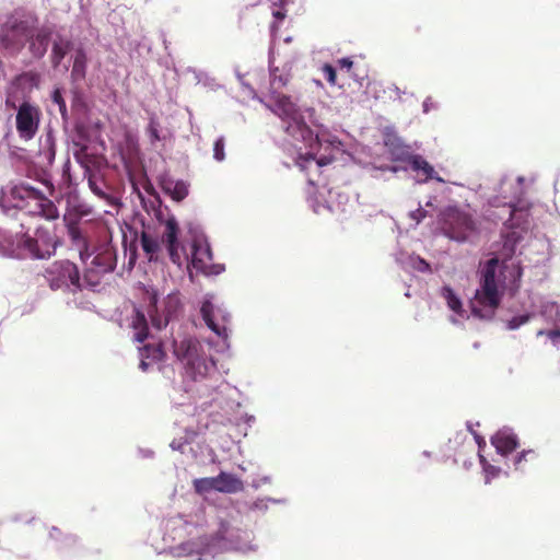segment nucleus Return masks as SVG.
Segmentation results:
<instances>
[{"label":"nucleus","mask_w":560,"mask_h":560,"mask_svg":"<svg viewBox=\"0 0 560 560\" xmlns=\"http://www.w3.org/2000/svg\"><path fill=\"white\" fill-rule=\"evenodd\" d=\"M290 72L287 69L273 68L270 71V88L272 103L266 106L276 114L283 122L287 135L291 138L290 144L295 150V164L302 171L318 173L320 167L330 163L329 159L315 160L317 149L323 142H328L332 148L339 149L341 142L336 138L325 139L324 136H314L306 124L314 110L312 108H300L287 95L276 94V91L284 88L290 81Z\"/></svg>","instance_id":"nucleus-1"},{"label":"nucleus","mask_w":560,"mask_h":560,"mask_svg":"<svg viewBox=\"0 0 560 560\" xmlns=\"http://www.w3.org/2000/svg\"><path fill=\"white\" fill-rule=\"evenodd\" d=\"M521 276L520 261L503 254L481 264L478 288L470 301L471 313L479 318L492 317L504 293L518 289Z\"/></svg>","instance_id":"nucleus-2"},{"label":"nucleus","mask_w":560,"mask_h":560,"mask_svg":"<svg viewBox=\"0 0 560 560\" xmlns=\"http://www.w3.org/2000/svg\"><path fill=\"white\" fill-rule=\"evenodd\" d=\"M209 350V343L196 339H185L174 346V354L184 365L186 375L194 381L205 380L215 372V362Z\"/></svg>","instance_id":"nucleus-3"},{"label":"nucleus","mask_w":560,"mask_h":560,"mask_svg":"<svg viewBox=\"0 0 560 560\" xmlns=\"http://www.w3.org/2000/svg\"><path fill=\"white\" fill-rule=\"evenodd\" d=\"M3 201L20 209L30 207L33 203L37 212L47 220H55L59 217L58 209L54 202L28 185L14 186L9 195L4 197Z\"/></svg>","instance_id":"nucleus-4"},{"label":"nucleus","mask_w":560,"mask_h":560,"mask_svg":"<svg viewBox=\"0 0 560 560\" xmlns=\"http://www.w3.org/2000/svg\"><path fill=\"white\" fill-rule=\"evenodd\" d=\"M13 89L14 88H11L8 93L5 105L16 110L15 127L19 137L24 141H30L38 131L40 109L36 105L26 101L18 105L13 95Z\"/></svg>","instance_id":"nucleus-5"},{"label":"nucleus","mask_w":560,"mask_h":560,"mask_svg":"<svg viewBox=\"0 0 560 560\" xmlns=\"http://www.w3.org/2000/svg\"><path fill=\"white\" fill-rule=\"evenodd\" d=\"M444 234L456 242L470 240L477 232L476 223L471 217L458 209H448L443 214Z\"/></svg>","instance_id":"nucleus-6"},{"label":"nucleus","mask_w":560,"mask_h":560,"mask_svg":"<svg viewBox=\"0 0 560 560\" xmlns=\"http://www.w3.org/2000/svg\"><path fill=\"white\" fill-rule=\"evenodd\" d=\"M144 294L145 301L149 302V314L152 324L159 329L165 327L179 308L178 296L176 294H168L160 301L158 292L152 288L147 289Z\"/></svg>","instance_id":"nucleus-7"},{"label":"nucleus","mask_w":560,"mask_h":560,"mask_svg":"<svg viewBox=\"0 0 560 560\" xmlns=\"http://www.w3.org/2000/svg\"><path fill=\"white\" fill-rule=\"evenodd\" d=\"M159 222L162 228L161 243L165 245L172 262L182 267L187 256L184 246L178 242L179 226L176 219L173 215L164 218L160 214Z\"/></svg>","instance_id":"nucleus-8"},{"label":"nucleus","mask_w":560,"mask_h":560,"mask_svg":"<svg viewBox=\"0 0 560 560\" xmlns=\"http://www.w3.org/2000/svg\"><path fill=\"white\" fill-rule=\"evenodd\" d=\"M45 277L51 289L78 287L80 277L78 268L69 260L55 261L46 268Z\"/></svg>","instance_id":"nucleus-9"},{"label":"nucleus","mask_w":560,"mask_h":560,"mask_svg":"<svg viewBox=\"0 0 560 560\" xmlns=\"http://www.w3.org/2000/svg\"><path fill=\"white\" fill-rule=\"evenodd\" d=\"M39 19L34 11L25 8L15 9L4 22V28L15 35H34L38 31Z\"/></svg>","instance_id":"nucleus-10"},{"label":"nucleus","mask_w":560,"mask_h":560,"mask_svg":"<svg viewBox=\"0 0 560 560\" xmlns=\"http://www.w3.org/2000/svg\"><path fill=\"white\" fill-rule=\"evenodd\" d=\"M202 318L207 326L219 337L228 338L230 315L221 306L215 305L211 298H207L201 305Z\"/></svg>","instance_id":"nucleus-11"},{"label":"nucleus","mask_w":560,"mask_h":560,"mask_svg":"<svg viewBox=\"0 0 560 560\" xmlns=\"http://www.w3.org/2000/svg\"><path fill=\"white\" fill-rule=\"evenodd\" d=\"M190 262L196 270L205 275H219L223 270L222 266L212 264L210 246L203 240L194 242Z\"/></svg>","instance_id":"nucleus-12"},{"label":"nucleus","mask_w":560,"mask_h":560,"mask_svg":"<svg viewBox=\"0 0 560 560\" xmlns=\"http://www.w3.org/2000/svg\"><path fill=\"white\" fill-rule=\"evenodd\" d=\"M491 443L499 454L508 455L517 447V438L510 429H502L491 438Z\"/></svg>","instance_id":"nucleus-13"},{"label":"nucleus","mask_w":560,"mask_h":560,"mask_svg":"<svg viewBox=\"0 0 560 560\" xmlns=\"http://www.w3.org/2000/svg\"><path fill=\"white\" fill-rule=\"evenodd\" d=\"M24 247L33 257L45 258L49 257L55 252V242L51 238H26L24 241Z\"/></svg>","instance_id":"nucleus-14"},{"label":"nucleus","mask_w":560,"mask_h":560,"mask_svg":"<svg viewBox=\"0 0 560 560\" xmlns=\"http://www.w3.org/2000/svg\"><path fill=\"white\" fill-rule=\"evenodd\" d=\"M441 295L445 300L448 308L454 313L452 316L453 323H458L466 317V312L463 308V303L456 293L447 285L441 289Z\"/></svg>","instance_id":"nucleus-15"},{"label":"nucleus","mask_w":560,"mask_h":560,"mask_svg":"<svg viewBox=\"0 0 560 560\" xmlns=\"http://www.w3.org/2000/svg\"><path fill=\"white\" fill-rule=\"evenodd\" d=\"M408 161L411 165V168L422 175V177L419 178V182H427L429 179H435L441 183L444 182L441 177L434 175L435 172L433 166L429 164V162H427L422 156L409 155Z\"/></svg>","instance_id":"nucleus-16"},{"label":"nucleus","mask_w":560,"mask_h":560,"mask_svg":"<svg viewBox=\"0 0 560 560\" xmlns=\"http://www.w3.org/2000/svg\"><path fill=\"white\" fill-rule=\"evenodd\" d=\"M77 160L85 168V175L88 176V183L90 189L100 198H106V194L103 189L104 183L102 179L96 177L90 168L88 158L83 154H78Z\"/></svg>","instance_id":"nucleus-17"},{"label":"nucleus","mask_w":560,"mask_h":560,"mask_svg":"<svg viewBox=\"0 0 560 560\" xmlns=\"http://www.w3.org/2000/svg\"><path fill=\"white\" fill-rule=\"evenodd\" d=\"M215 490L221 492L233 493L243 489V483L240 479L225 472H221L215 477Z\"/></svg>","instance_id":"nucleus-18"},{"label":"nucleus","mask_w":560,"mask_h":560,"mask_svg":"<svg viewBox=\"0 0 560 560\" xmlns=\"http://www.w3.org/2000/svg\"><path fill=\"white\" fill-rule=\"evenodd\" d=\"M194 552H196L197 555H207V553L213 555V545H210V544L201 545V544L188 541V542L182 544V545L177 546L176 548H174V553L177 557H189Z\"/></svg>","instance_id":"nucleus-19"},{"label":"nucleus","mask_w":560,"mask_h":560,"mask_svg":"<svg viewBox=\"0 0 560 560\" xmlns=\"http://www.w3.org/2000/svg\"><path fill=\"white\" fill-rule=\"evenodd\" d=\"M130 327L133 330V339L142 342L148 337V324L144 315L139 311H135L131 319Z\"/></svg>","instance_id":"nucleus-20"},{"label":"nucleus","mask_w":560,"mask_h":560,"mask_svg":"<svg viewBox=\"0 0 560 560\" xmlns=\"http://www.w3.org/2000/svg\"><path fill=\"white\" fill-rule=\"evenodd\" d=\"M140 368L147 371L152 362L160 361L163 358V351L160 347L145 346L140 350Z\"/></svg>","instance_id":"nucleus-21"},{"label":"nucleus","mask_w":560,"mask_h":560,"mask_svg":"<svg viewBox=\"0 0 560 560\" xmlns=\"http://www.w3.org/2000/svg\"><path fill=\"white\" fill-rule=\"evenodd\" d=\"M140 242L142 249L148 255L149 259H155L161 248V244L158 238L148 231H143L141 233Z\"/></svg>","instance_id":"nucleus-22"},{"label":"nucleus","mask_w":560,"mask_h":560,"mask_svg":"<svg viewBox=\"0 0 560 560\" xmlns=\"http://www.w3.org/2000/svg\"><path fill=\"white\" fill-rule=\"evenodd\" d=\"M398 261L406 267H410L421 272H429L431 270L430 265L419 256L409 255L406 259L398 258Z\"/></svg>","instance_id":"nucleus-23"},{"label":"nucleus","mask_w":560,"mask_h":560,"mask_svg":"<svg viewBox=\"0 0 560 560\" xmlns=\"http://www.w3.org/2000/svg\"><path fill=\"white\" fill-rule=\"evenodd\" d=\"M91 213V209L83 203L68 201V215H74L77 218L86 217Z\"/></svg>","instance_id":"nucleus-24"},{"label":"nucleus","mask_w":560,"mask_h":560,"mask_svg":"<svg viewBox=\"0 0 560 560\" xmlns=\"http://www.w3.org/2000/svg\"><path fill=\"white\" fill-rule=\"evenodd\" d=\"M85 68V56L81 50H78L74 57L72 74L75 77H83Z\"/></svg>","instance_id":"nucleus-25"},{"label":"nucleus","mask_w":560,"mask_h":560,"mask_svg":"<svg viewBox=\"0 0 560 560\" xmlns=\"http://www.w3.org/2000/svg\"><path fill=\"white\" fill-rule=\"evenodd\" d=\"M195 489L197 492H206L209 490H215V477L202 478L195 480Z\"/></svg>","instance_id":"nucleus-26"},{"label":"nucleus","mask_w":560,"mask_h":560,"mask_svg":"<svg viewBox=\"0 0 560 560\" xmlns=\"http://www.w3.org/2000/svg\"><path fill=\"white\" fill-rule=\"evenodd\" d=\"M480 464L482 465L483 471L486 474V482L490 481V478H494L499 475L500 469L490 465L483 455L479 454Z\"/></svg>","instance_id":"nucleus-27"},{"label":"nucleus","mask_w":560,"mask_h":560,"mask_svg":"<svg viewBox=\"0 0 560 560\" xmlns=\"http://www.w3.org/2000/svg\"><path fill=\"white\" fill-rule=\"evenodd\" d=\"M67 43L60 38L59 42L55 43L54 45V62L57 65L66 55L67 52Z\"/></svg>","instance_id":"nucleus-28"},{"label":"nucleus","mask_w":560,"mask_h":560,"mask_svg":"<svg viewBox=\"0 0 560 560\" xmlns=\"http://www.w3.org/2000/svg\"><path fill=\"white\" fill-rule=\"evenodd\" d=\"M224 147V138L220 137L217 139L213 147V158L219 162L223 161L225 158Z\"/></svg>","instance_id":"nucleus-29"},{"label":"nucleus","mask_w":560,"mask_h":560,"mask_svg":"<svg viewBox=\"0 0 560 560\" xmlns=\"http://www.w3.org/2000/svg\"><path fill=\"white\" fill-rule=\"evenodd\" d=\"M187 194H188V189H187V186L184 183H176L174 185L173 197L176 200L184 199L187 196Z\"/></svg>","instance_id":"nucleus-30"},{"label":"nucleus","mask_w":560,"mask_h":560,"mask_svg":"<svg viewBox=\"0 0 560 560\" xmlns=\"http://www.w3.org/2000/svg\"><path fill=\"white\" fill-rule=\"evenodd\" d=\"M537 335L538 336L546 335L555 346L560 345V330L559 329H553V330H548V331L539 330L537 332Z\"/></svg>","instance_id":"nucleus-31"},{"label":"nucleus","mask_w":560,"mask_h":560,"mask_svg":"<svg viewBox=\"0 0 560 560\" xmlns=\"http://www.w3.org/2000/svg\"><path fill=\"white\" fill-rule=\"evenodd\" d=\"M322 71H323L324 75L326 77L327 81L334 85L336 83L335 68L332 66L326 63L323 66Z\"/></svg>","instance_id":"nucleus-32"},{"label":"nucleus","mask_w":560,"mask_h":560,"mask_svg":"<svg viewBox=\"0 0 560 560\" xmlns=\"http://www.w3.org/2000/svg\"><path fill=\"white\" fill-rule=\"evenodd\" d=\"M528 319H529L528 315L516 316V317L512 318L511 320H509L508 327H509V329H516L520 326H522L523 324L527 323Z\"/></svg>","instance_id":"nucleus-33"},{"label":"nucleus","mask_w":560,"mask_h":560,"mask_svg":"<svg viewBox=\"0 0 560 560\" xmlns=\"http://www.w3.org/2000/svg\"><path fill=\"white\" fill-rule=\"evenodd\" d=\"M148 131H149L151 141L154 142V141H159L161 139L160 135H159V125L153 119L150 121Z\"/></svg>","instance_id":"nucleus-34"},{"label":"nucleus","mask_w":560,"mask_h":560,"mask_svg":"<svg viewBox=\"0 0 560 560\" xmlns=\"http://www.w3.org/2000/svg\"><path fill=\"white\" fill-rule=\"evenodd\" d=\"M522 192V188L521 187H517L515 189H506L504 187L501 188V194L503 195V198H511V197H516L518 196Z\"/></svg>","instance_id":"nucleus-35"},{"label":"nucleus","mask_w":560,"mask_h":560,"mask_svg":"<svg viewBox=\"0 0 560 560\" xmlns=\"http://www.w3.org/2000/svg\"><path fill=\"white\" fill-rule=\"evenodd\" d=\"M337 65L340 69H346L349 72L353 66V61L350 58H341L337 60Z\"/></svg>","instance_id":"nucleus-36"},{"label":"nucleus","mask_w":560,"mask_h":560,"mask_svg":"<svg viewBox=\"0 0 560 560\" xmlns=\"http://www.w3.org/2000/svg\"><path fill=\"white\" fill-rule=\"evenodd\" d=\"M425 214H427L425 210H423V209H421V208H419V209H417V210H415V211H411V212H410V217L416 221V223H417V224H418L422 219H424V218H425Z\"/></svg>","instance_id":"nucleus-37"},{"label":"nucleus","mask_w":560,"mask_h":560,"mask_svg":"<svg viewBox=\"0 0 560 560\" xmlns=\"http://www.w3.org/2000/svg\"><path fill=\"white\" fill-rule=\"evenodd\" d=\"M392 155L395 160H402L404 159V150L399 149L397 151H393Z\"/></svg>","instance_id":"nucleus-38"},{"label":"nucleus","mask_w":560,"mask_h":560,"mask_svg":"<svg viewBox=\"0 0 560 560\" xmlns=\"http://www.w3.org/2000/svg\"><path fill=\"white\" fill-rule=\"evenodd\" d=\"M476 441H477V443L479 445V448H481L482 446L486 445L485 440L482 438L478 436V435H476Z\"/></svg>","instance_id":"nucleus-39"},{"label":"nucleus","mask_w":560,"mask_h":560,"mask_svg":"<svg viewBox=\"0 0 560 560\" xmlns=\"http://www.w3.org/2000/svg\"><path fill=\"white\" fill-rule=\"evenodd\" d=\"M525 456H526V453H525V452H523V453H522V454L516 458L515 464H516V465H517V464H520V463H521V460H522Z\"/></svg>","instance_id":"nucleus-40"},{"label":"nucleus","mask_w":560,"mask_h":560,"mask_svg":"<svg viewBox=\"0 0 560 560\" xmlns=\"http://www.w3.org/2000/svg\"><path fill=\"white\" fill-rule=\"evenodd\" d=\"M429 101H430V98H428V100L423 103L424 112H428V107H430Z\"/></svg>","instance_id":"nucleus-41"},{"label":"nucleus","mask_w":560,"mask_h":560,"mask_svg":"<svg viewBox=\"0 0 560 560\" xmlns=\"http://www.w3.org/2000/svg\"><path fill=\"white\" fill-rule=\"evenodd\" d=\"M429 101H430V98H428V100L423 103L424 112H428V107H430Z\"/></svg>","instance_id":"nucleus-42"},{"label":"nucleus","mask_w":560,"mask_h":560,"mask_svg":"<svg viewBox=\"0 0 560 560\" xmlns=\"http://www.w3.org/2000/svg\"><path fill=\"white\" fill-rule=\"evenodd\" d=\"M308 183H310L311 185H314V184H315V180H314V178H313L312 176H310V177H308Z\"/></svg>","instance_id":"nucleus-43"},{"label":"nucleus","mask_w":560,"mask_h":560,"mask_svg":"<svg viewBox=\"0 0 560 560\" xmlns=\"http://www.w3.org/2000/svg\"><path fill=\"white\" fill-rule=\"evenodd\" d=\"M517 182H518V186H521L522 182H523V177H518L517 178Z\"/></svg>","instance_id":"nucleus-44"},{"label":"nucleus","mask_w":560,"mask_h":560,"mask_svg":"<svg viewBox=\"0 0 560 560\" xmlns=\"http://www.w3.org/2000/svg\"><path fill=\"white\" fill-rule=\"evenodd\" d=\"M290 42H291V37H287L285 43H290Z\"/></svg>","instance_id":"nucleus-45"},{"label":"nucleus","mask_w":560,"mask_h":560,"mask_svg":"<svg viewBox=\"0 0 560 560\" xmlns=\"http://www.w3.org/2000/svg\"><path fill=\"white\" fill-rule=\"evenodd\" d=\"M55 101L59 103V97L57 94L55 95Z\"/></svg>","instance_id":"nucleus-46"},{"label":"nucleus","mask_w":560,"mask_h":560,"mask_svg":"<svg viewBox=\"0 0 560 560\" xmlns=\"http://www.w3.org/2000/svg\"><path fill=\"white\" fill-rule=\"evenodd\" d=\"M196 560H202V558H201V557H198V558H196Z\"/></svg>","instance_id":"nucleus-47"}]
</instances>
